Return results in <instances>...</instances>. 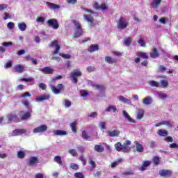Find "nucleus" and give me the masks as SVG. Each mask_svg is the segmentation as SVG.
Masks as SVG:
<instances>
[{
  "mask_svg": "<svg viewBox=\"0 0 178 178\" xmlns=\"http://www.w3.org/2000/svg\"><path fill=\"white\" fill-rule=\"evenodd\" d=\"M56 136H66L67 135V131L62 130H56L54 131Z\"/></svg>",
  "mask_w": 178,
  "mask_h": 178,
  "instance_id": "obj_39",
  "label": "nucleus"
},
{
  "mask_svg": "<svg viewBox=\"0 0 178 178\" xmlns=\"http://www.w3.org/2000/svg\"><path fill=\"white\" fill-rule=\"evenodd\" d=\"M4 67H6V69H9V68L12 67V61H10V60L8 61L4 65Z\"/></svg>",
  "mask_w": 178,
  "mask_h": 178,
  "instance_id": "obj_61",
  "label": "nucleus"
},
{
  "mask_svg": "<svg viewBox=\"0 0 178 178\" xmlns=\"http://www.w3.org/2000/svg\"><path fill=\"white\" fill-rule=\"evenodd\" d=\"M49 47L51 48H55L56 49L53 53V55H57V54H59V51H60V46L59 45V42L58 40H54L51 42L49 44Z\"/></svg>",
  "mask_w": 178,
  "mask_h": 178,
  "instance_id": "obj_7",
  "label": "nucleus"
},
{
  "mask_svg": "<svg viewBox=\"0 0 178 178\" xmlns=\"http://www.w3.org/2000/svg\"><path fill=\"white\" fill-rule=\"evenodd\" d=\"M75 178H85L82 172H76L74 174Z\"/></svg>",
  "mask_w": 178,
  "mask_h": 178,
  "instance_id": "obj_53",
  "label": "nucleus"
},
{
  "mask_svg": "<svg viewBox=\"0 0 178 178\" xmlns=\"http://www.w3.org/2000/svg\"><path fill=\"white\" fill-rule=\"evenodd\" d=\"M122 161V159H118L117 161L111 163V168H112V169H113V168H116L118 163H121Z\"/></svg>",
  "mask_w": 178,
  "mask_h": 178,
  "instance_id": "obj_43",
  "label": "nucleus"
},
{
  "mask_svg": "<svg viewBox=\"0 0 178 178\" xmlns=\"http://www.w3.org/2000/svg\"><path fill=\"white\" fill-rule=\"evenodd\" d=\"M151 165V161H145L143 163L142 166L139 169V170H141V172H144V170H147V168Z\"/></svg>",
  "mask_w": 178,
  "mask_h": 178,
  "instance_id": "obj_24",
  "label": "nucleus"
},
{
  "mask_svg": "<svg viewBox=\"0 0 178 178\" xmlns=\"http://www.w3.org/2000/svg\"><path fill=\"white\" fill-rule=\"evenodd\" d=\"M88 164L91 165L90 170L95 169V161H94V157L90 156L88 159Z\"/></svg>",
  "mask_w": 178,
  "mask_h": 178,
  "instance_id": "obj_31",
  "label": "nucleus"
},
{
  "mask_svg": "<svg viewBox=\"0 0 178 178\" xmlns=\"http://www.w3.org/2000/svg\"><path fill=\"white\" fill-rule=\"evenodd\" d=\"M18 29L21 31H25L26 29H27V25H26V23H24V22L19 23L18 24Z\"/></svg>",
  "mask_w": 178,
  "mask_h": 178,
  "instance_id": "obj_40",
  "label": "nucleus"
},
{
  "mask_svg": "<svg viewBox=\"0 0 178 178\" xmlns=\"http://www.w3.org/2000/svg\"><path fill=\"white\" fill-rule=\"evenodd\" d=\"M72 133H77V121H74L70 124Z\"/></svg>",
  "mask_w": 178,
  "mask_h": 178,
  "instance_id": "obj_25",
  "label": "nucleus"
},
{
  "mask_svg": "<svg viewBox=\"0 0 178 178\" xmlns=\"http://www.w3.org/2000/svg\"><path fill=\"white\" fill-rule=\"evenodd\" d=\"M92 86L95 90H105V87L102 85L92 84Z\"/></svg>",
  "mask_w": 178,
  "mask_h": 178,
  "instance_id": "obj_46",
  "label": "nucleus"
},
{
  "mask_svg": "<svg viewBox=\"0 0 178 178\" xmlns=\"http://www.w3.org/2000/svg\"><path fill=\"white\" fill-rule=\"evenodd\" d=\"M161 3H162V0H153L151 5L154 9H156Z\"/></svg>",
  "mask_w": 178,
  "mask_h": 178,
  "instance_id": "obj_34",
  "label": "nucleus"
},
{
  "mask_svg": "<svg viewBox=\"0 0 178 178\" xmlns=\"http://www.w3.org/2000/svg\"><path fill=\"white\" fill-rule=\"evenodd\" d=\"M39 72H41L43 74H54L55 70L51 67H44L43 68H39Z\"/></svg>",
  "mask_w": 178,
  "mask_h": 178,
  "instance_id": "obj_9",
  "label": "nucleus"
},
{
  "mask_svg": "<svg viewBox=\"0 0 178 178\" xmlns=\"http://www.w3.org/2000/svg\"><path fill=\"white\" fill-rule=\"evenodd\" d=\"M59 56L62 58H64V59H70V58H72V56L70 54H65L62 53L60 54Z\"/></svg>",
  "mask_w": 178,
  "mask_h": 178,
  "instance_id": "obj_55",
  "label": "nucleus"
},
{
  "mask_svg": "<svg viewBox=\"0 0 178 178\" xmlns=\"http://www.w3.org/2000/svg\"><path fill=\"white\" fill-rule=\"evenodd\" d=\"M138 44H140V47H145L146 45L145 42H144V40L143 39L138 40Z\"/></svg>",
  "mask_w": 178,
  "mask_h": 178,
  "instance_id": "obj_63",
  "label": "nucleus"
},
{
  "mask_svg": "<svg viewBox=\"0 0 178 178\" xmlns=\"http://www.w3.org/2000/svg\"><path fill=\"white\" fill-rule=\"evenodd\" d=\"M162 159V158L158 156H155L153 157L152 159V161L154 162V164L156 166H158V165H159V163H161V160Z\"/></svg>",
  "mask_w": 178,
  "mask_h": 178,
  "instance_id": "obj_37",
  "label": "nucleus"
},
{
  "mask_svg": "<svg viewBox=\"0 0 178 178\" xmlns=\"http://www.w3.org/2000/svg\"><path fill=\"white\" fill-rule=\"evenodd\" d=\"M65 108H70L72 106V102L68 99L65 100Z\"/></svg>",
  "mask_w": 178,
  "mask_h": 178,
  "instance_id": "obj_56",
  "label": "nucleus"
},
{
  "mask_svg": "<svg viewBox=\"0 0 178 178\" xmlns=\"http://www.w3.org/2000/svg\"><path fill=\"white\" fill-rule=\"evenodd\" d=\"M136 56L142 58L143 59H148V55H147V53L143 51H138L136 53Z\"/></svg>",
  "mask_w": 178,
  "mask_h": 178,
  "instance_id": "obj_36",
  "label": "nucleus"
},
{
  "mask_svg": "<svg viewBox=\"0 0 178 178\" xmlns=\"http://www.w3.org/2000/svg\"><path fill=\"white\" fill-rule=\"evenodd\" d=\"M172 173V170H161L159 171V175L161 177H170Z\"/></svg>",
  "mask_w": 178,
  "mask_h": 178,
  "instance_id": "obj_14",
  "label": "nucleus"
},
{
  "mask_svg": "<svg viewBox=\"0 0 178 178\" xmlns=\"http://www.w3.org/2000/svg\"><path fill=\"white\" fill-rule=\"evenodd\" d=\"M80 94L82 97H88V94H90V92H88V90H81L80 91Z\"/></svg>",
  "mask_w": 178,
  "mask_h": 178,
  "instance_id": "obj_49",
  "label": "nucleus"
},
{
  "mask_svg": "<svg viewBox=\"0 0 178 178\" xmlns=\"http://www.w3.org/2000/svg\"><path fill=\"white\" fill-rule=\"evenodd\" d=\"M71 169H73L74 170H79L80 169V166L76 163H71L70 165Z\"/></svg>",
  "mask_w": 178,
  "mask_h": 178,
  "instance_id": "obj_52",
  "label": "nucleus"
},
{
  "mask_svg": "<svg viewBox=\"0 0 178 178\" xmlns=\"http://www.w3.org/2000/svg\"><path fill=\"white\" fill-rule=\"evenodd\" d=\"M81 137L83 140H86V141H90V136L88 134V132L87 131L83 130L81 133Z\"/></svg>",
  "mask_w": 178,
  "mask_h": 178,
  "instance_id": "obj_26",
  "label": "nucleus"
},
{
  "mask_svg": "<svg viewBox=\"0 0 178 178\" xmlns=\"http://www.w3.org/2000/svg\"><path fill=\"white\" fill-rule=\"evenodd\" d=\"M36 22L38 23H44V22H45V17H38L36 19Z\"/></svg>",
  "mask_w": 178,
  "mask_h": 178,
  "instance_id": "obj_57",
  "label": "nucleus"
},
{
  "mask_svg": "<svg viewBox=\"0 0 178 178\" xmlns=\"http://www.w3.org/2000/svg\"><path fill=\"white\" fill-rule=\"evenodd\" d=\"M93 8L96 9V10H108V6L106 3H102L99 6L98 2H95L93 4Z\"/></svg>",
  "mask_w": 178,
  "mask_h": 178,
  "instance_id": "obj_10",
  "label": "nucleus"
},
{
  "mask_svg": "<svg viewBox=\"0 0 178 178\" xmlns=\"http://www.w3.org/2000/svg\"><path fill=\"white\" fill-rule=\"evenodd\" d=\"M79 161H82L83 166H86V165H87V161H86L84 156H83V155L80 156Z\"/></svg>",
  "mask_w": 178,
  "mask_h": 178,
  "instance_id": "obj_58",
  "label": "nucleus"
},
{
  "mask_svg": "<svg viewBox=\"0 0 178 178\" xmlns=\"http://www.w3.org/2000/svg\"><path fill=\"white\" fill-rule=\"evenodd\" d=\"M25 133H27V131L26 129H15L13 131V136H22V134H24Z\"/></svg>",
  "mask_w": 178,
  "mask_h": 178,
  "instance_id": "obj_19",
  "label": "nucleus"
},
{
  "mask_svg": "<svg viewBox=\"0 0 178 178\" xmlns=\"http://www.w3.org/2000/svg\"><path fill=\"white\" fill-rule=\"evenodd\" d=\"M130 145H131V141L126 140L122 145L120 142L115 143L114 147L118 152H120V151L122 152H130L131 151Z\"/></svg>",
  "mask_w": 178,
  "mask_h": 178,
  "instance_id": "obj_1",
  "label": "nucleus"
},
{
  "mask_svg": "<svg viewBox=\"0 0 178 178\" xmlns=\"http://www.w3.org/2000/svg\"><path fill=\"white\" fill-rule=\"evenodd\" d=\"M69 154H70V155H72V156H78V155H79L77 154V152L74 149H70L69 150Z\"/></svg>",
  "mask_w": 178,
  "mask_h": 178,
  "instance_id": "obj_50",
  "label": "nucleus"
},
{
  "mask_svg": "<svg viewBox=\"0 0 178 178\" xmlns=\"http://www.w3.org/2000/svg\"><path fill=\"white\" fill-rule=\"evenodd\" d=\"M119 99L122 102H124V104H127V102H130V99L124 97V96H120Z\"/></svg>",
  "mask_w": 178,
  "mask_h": 178,
  "instance_id": "obj_48",
  "label": "nucleus"
},
{
  "mask_svg": "<svg viewBox=\"0 0 178 178\" xmlns=\"http://www.w3.org/2000/svg\"><path fill=\"white\" fill-rule=\"evenodd\" d=\"M111 111H113V112H118L116 106H109L105 109V112H111Z\"/></svg>",
  "mask_w": 178,
  "mask_h": 178,
  "instance_id": "obj_41",
  "label": "nucleus"
},
{
  "mask_svg": "<svg viewBox=\"0 0 178 178\" xmlns=\"http://www.w3.org/2000/svg\"><path fill=\"white\" fill-rule=\"evenodd\" d=\"M124 44L126 47H130L131 44V38H127L124 40Z\"/></svg>",
  "mask_w": 178,
  "mask_h": 178,
  "instance_id": "obj_47",
  "label": "nucleus"
},
{
  "mask_svg": "<svg viewBox=\"0 0 178 178\" xmlns=\"http://www.w3.org/2000/svg\"><path fill=\"white\" fill-rule=\"evenodd\" d=\"M7 27L8 29H9L10 30H12V29L15 28V23L10 22L7 24Z\"/></svg>",
  "mask_w": 178,
  "mask_h": 178,
  "instance_id": "obj_60",
  "label": "nucleus"
},
{
  "mask_svg": "<svg viewBox=\"0 0 178 178\" xmlns=\"http://www.w3.org/2000/svg\"><path fill=\"white\" fill-rule=\"evenodd\" d=\"M104 60L105 62H106V63H109L111 65H116L118 60H116V58H112V57L111 56H105L104 57Z\"/></svg>",
  "mask_w": 178,
  "mask_h": 178,
  "instance_id": "obj_18",
  "label": "nucleus"
},
{
  "mask_svg": "<svg viewBox=\"0 0 178 178\" xmlns=\"http://www.w3.org/2000/svg\"><path fill=\"white\" fill-rule=\"evenodd\" d=\"M106 123L105 122H100L99 127L101 130H106Z\"/></svg>",
  "mask_w": 178,
  "mask_h": 178,
  "instance_id": "obj_59",
  "label": "nucleus"
},
{
  "mask_svg": "<svg viewBox=\"0 0 178 178\" xmlns=\"http://www.w3.org/2000/svg\"><path fill=\"white\" fill-rule=\"evenodd\" d=\"M83 17L86 22L91 23V24L94 23V17L91 16V15H84Z\"/></svg>",
  "mask_w": 178,
  "mask_h": 178,
  "instance_id": "obj_30",
  "label": "nucleus"
},
{
  "mask_svg": "<svg viewBox=\"0 0 178 178\" xmlns=\"http://www.w3.org/2000/svg\"><path fill=\"white\" fill-rule=\"evenodd\" d=\"M95 149L96 152H104L105 151V147H104L102 144L96 145L95 146Z\"/></svg>",
  "mask_w": 178,
  "mask_h": 178,
  "instance_id": "obj_33",
  "label": "nucleus"
},
{
  "mask_svg": "<svg viewBox=\"0 0 178 178\" xmlns=\"http://www.w3.org/2000/svg\"><path fill=\"white\" fill-rule=\"evenodd\" d=\"M107 134H108L109 137H119L120 135V131L118 130H113L112 131H106Z\"/></svg>",
  "mask_w": 178,
  "mask_h": 178,
  "instance_id": "obj_20",
  "label": "nucleus"
},
{
  "mask_svg": "<svg viewBox=\"0 0 178 178\" xmlns=\"http://www.w3.org/2000/svg\"><path fill=\"white\" fill-rule=\"evenodd\" d=\"M48 130V126L46 124H42L33 129V133L37 134V133H44V131H47Z\"/></svg>",
  "mask_w": 178,
  "mask_h": 178,
  "instance_id": "obj_11",
  "label": "nucleus"
},
{
  "mask_svg": "<svg viewBox=\"0 0 178 178\" xmlns=\"http://www.w3.org/2000/svg\"><path fill=\"white\" fill-rule=\"evenodd\" d=\"M99 49V46L98 44H91L89 47V52L92 53L95 52V51H98Z\"/></svg>",
  "mask_w": 178,
  "mask_h": 178,
  "instance_id": "obj_28",
  "label": "nucleus"
},
{
  "mask_svg": "<svg viewBox=\"0 0 178 178\" xmlns=\"http://www.w3.org/2000/svg\"><path fill=\"white\" fill-rule=\"evenodd\" d=\"M39 88H41V90H47V85L44 83H40L39 84Z\"/></svg>",
  "mask_w": 178,
  "mask_h": 178,
  "instance_id": "obj_62",
  "label": "nucleus"
},
{
  "mask_svg": "<svg viewBox=\"0 0 178 178\" xmlns=\"http://www.w3.org/2000/svg\"><path fill=\"white\" fill-rule=\"evenodd\" d=\"M14 70L17 73H23V72H24V66H23L22 65L18 64L15 66Z\"/></svg>",
  "mask_w": 178,
  "mask_h": 178,
  "instance_id": "obj_23",
  "label": "nucleus"
},
{
  "mask_svg": "<svg viewBox=\"0 0 178 178\" xmlns=\"http://www.w3.org/2000/svg\"><path fill=\"white\" fill-rule=\"evenodd\" d=\"M143 104H144V105H151V104H152V98L149 96L146 97L143 99Z\"/></svg>",
  "mask_w": 178,
  "mask_h": 178,
  "instance_id": "obj_27",
  "label": "nucleus"
},
{
  "mask_svg": "<svg viewBox=\"0 0 178 178\" xmlns=\"http://www.w3.org/2000/svg\"><path fill=\"white\" fill-rule=\"evenodd\" d=\"M17 158H19V159H23L24 158L26 157V152L22 150H19V152H17Z\"/></svg>",
  "mask_w": 178,
  "mask_h": 178,
  "instance_id": "obj_42",
  "label": "nucleus"
},
{
  "mask_svg": "<svg viewBox=\"0 0 178 178\" xmlns=\"http://www.w3.org/2000/svg\"><path fill=\"white\" fill-rule=\"evenodd\" d=\"M35 178H47V177L44 176V174L42 173H37Z\"/></svg>",
  "mask_w": 178,
  "mask_h": 178,
  "instance_id": "obj_64",
  "label": "nucleus"
},
{
  "mask_svg": "<svg viewBox=\"0 0 178 178\" xmlns=\"http://www.w3.org/2000/svg\"><path fill=\"white\" fill-rule=\"evenodd\" d=\"M129 26V22L124 20V18L120 17L117 23V27L119 30H124V29H127Z\"/></svg>",
  "mask_w": 178,
  "mask_h": 178,
  "instance_id": "obj_5",
  "label": "nucleus"
},
{
  "mask_svg": "<svg viewBox=\"0 0 178 178\" xmlns=\"http://www.w3.org/2000/svg\"><path fill=\"white\" fill-rule=\"evenodd\" d=\"M88 118H91L92 119H95V118H98V113L97 112H92L90 114H88Z\"/></svg>",
  "mask_w": 178,
  "mask_h": 178,
  "instance_id": "obj_51",
  "label": "nucleus"
},
{
  "mask_svg": "<svg viewBox=\"0 0 178 178\" xmlns=\"http://www.w3.org/2000/svg\"><path fill=\"white\" fill-rule=\"evenodd\" d=\"M19 81H26V83H30L31 81H34V79L33 77L21 78L19 79Z\"/></svg>",
  "mask_w": 178,
  "mask_h": 178,
  "instance_id": "obj_45",
  "label": "nucleus"
},
{
  "mask_svg": "<svg viewBox=\"0 0 178 178\" xmlns=\"http://www.w3.org/2000/svg\"><path fill=\"white\" fill-rule=\"evenodd\" d=\"M144 110L143 109H138V113L136 115V119H138V120H140V119H143L144 118Z\"/></svg>",
  "mask_w": 178,
  "mask_h": 178,
  "instance_id": "obj_29",
  "label": "nucleus"
},
{
  "mask_svg": "<svg viewBox=\"0 0 178 178\" xmlns=\"http://www.w3.org/2000/svg\"><path fill=\"white\" fill-rule=\"evenodd\" d=\"M72 79V83L74 84H77L79 83V81L77 80L78 77H81L83 75V73H81V71L80 69H74L70 73Z\"/></svg>",
  "mask_w": 178,
  "mask_h": 178,
  "instance_id": "obj_3",
  "label": "nucleus"
},
{
  "mask_svg": "<svg viewBox=\"0 0 178 178\" xmlns=\"http://www.w3.org/2000/svg\"><path fill=\"white\" fill-rule=\"evenodd\" d=\"M162 125H165V126H168V127H173V126L171 124L170 122H169V121H162L161 122V126Z\"/></svg>",
  "mask_w": 178,
  "mask_h": 178,
  "instance_id": "obj_54",
  "label": "nucleus"
},
{
  "mask_svg": "<svg viewBox=\"0 0 178 178\" xmlns=\"http://www.w3.org/2000/svg\"><path fill=\"white\" fill-rule=\"evenodd\" d=\"M50 88L56 95H58L60 92V91H65V86L62 83L58 84L57 87H55L54 86H51Z\"/></svg>",
  "mask_w": 178,
  "mask_h": 178,
  "instance_id": "obj_6",
  "label": "nucleus"
},
{
  "mask_svg": "<svg viewBox=\"0 0 178 178\" xmlns=\"http://www.w3.org/2000/svg\"><path fill=\"white\" fill-rule=\"evenodd\" d=\"M7 122L8 123H12V122H15V123H18V122H20V119L17 118V115L10 113L7 116Z\"/></svg>",
  "mask_w": 178,
  "mask_h": 178,
  "instance_id": "obj_8",
  "label": "nucleus"
},
{
  "mask_svg": "<svg viewBox=\"0 0 178 178\" xmlns=\"http://www.w3.org/2000/svg\"><path fill=\"white\" fill-rule=\"evenodd\" d=\"M51 95L49 94L42 95L35 98L36 102H43V101H49L50 99Z\"/></svg>",
  "mask_w": 178,
  "mask_h": 178,
  "instance_id": "obj_12",
  "label": "nucleus"
},
{
  "mask_svg": "<svg viewBox=\"0 0 178 178\" xmlns=\"http://www.w3.org/2000/svg\"><path fill=\"white\" fill-rule=\"evenodd\" d=\"M46 5H47V6H49V9L54 10H55L56 9H59L60 8V6H59L58 4H55L54 3H51L49 1H47Z\"/></svg>",
  "mask_w": 178,
  "mask_h": 178,
  "instance_id": "obj_22",
  "label": "nucleus"
},
{
  "mask_svg": "<svg viewBox=\"0 0 178 178\" xmlns=\"http://www.w3.org/2000/svg\"><path fill=\"white\" fill-rule=\"evenodd\" d=\"M72 23L75 26V30L74 31L73 38H79L83 35V28H81V24L77 20H73Z\"/></svg>",
  "mask_w": 178,
  "mask_h": 178,
  "instance_id": "obj_2",
  "label": "nucleus"
},
{
  "mask_svg": "<svg viewBox=\"0 0 178 178\" xmlns=\"http://www.w3.org/2000/svg\"><path fill=\"white\" fill-rule=\"evenodd\" d=\"M18 115L21 120H27V119H30V118H31V114L29 111L24 113V111H19Z\"/></svg>",
  "mask_w": 178,
  "mask_h": 178,
  "instance_id": "obj_13",
  "label": "nucleus"
},
{
  "mask_svg": "<svg viewBox=\"0 0 178 178\" xmlns=\"http://www.w3.org/2000/svg\"><path fill=\"white\" fill-rule=\"evenodd\" d=\"M46 24L48 27H52L53 30H58V29H59V23L55 18L48 19Z\"/></svg>",
  "mask_w": 178,
  "mask_h": 178,
  "instance_id": "obj_4",
  "label": "nucleus"
},
{
  "mask_svg": "<svg viewBox=\"0 0 178 178\" xmlns=\"http://www.w3.org/2000/svg\"><path fill=\"white\" fill-rule=\"evenodd\" d=\"M39 162L38 158L35 156H31L27 162V165L28 166H34V165H37V163H39Z\"/></svg>",
  "mask_w": 178,
  "mask_h": 178,
  "instance_id": "obj_15",
  "label": "nucleus"
},
{
  "mask_svg": "<svg viewBox=\"0 0 178 178\" xmlns=\"http://www.w3.org/2000/svg\"><path fill=\"white\" fill-rule=\"evenodd\" d=\"M134 144L136 145V149L137 152H144V146L138 143V141H135Z\"/></svg>",
  "mask_w": 178,
  "mask_h": 178,
  "instance_id": "obj_21",
  "label": "nucleus"
},
{
  "mask_svg": "<svg viewBox=\"0 0 178 178\" xmlns=\"http://www.w3.org/2000/svg\"><path fill=\"white\" fill-rule=\"evenodd\" d=\"M149 84L151 86V87H159V83L156 81H149Z\"/></svg>",
  "mask_w": 178,
  "mask_h": 178,
  "instance_id": "obj_44",
  "label": "nucleus"
},
{
  "mask_svg": "<svg viewBox=\"0 0 178 178\" xmlns=\"http://www.w3.org/2000/svg\"><path fill=\"white\" fill-rule=\"evenodd\" d=\"M161 86L163 88H168L169 87V81L165 79H162L160 81Z\"/></svg>",
  "mask_w": 178,
  "mask_h": 178,
  "instance_id": "obj_38",
  "label": "nucleus"
},
{
  "mask_svg": "<svg viewBox=\"0 0 178 178\" xmlns=\"http://www.w3.org/2000/svg\"><path fill=\"white\" fill-rule=\"evenodd\" d=\"M158 134L161 137H167V136H169V132L165 129H159L158 131Z\"/></svg>",
  "mask_w": 178,
  "mask_h": 178,
  "instance_id": "obj_32",
  "label": "nucleus"
},
{
  "mask_svg": "<svg viewBox=\"0 0 178 178\" xmlns=\"http://www.w3.org/2000/svg\"><path fill=\"white\" fill-rule=\"evenodd\" d=\"M159 56V51H158V49L156 47H154L152 50V52H150V58L152 59H156Z\"/></svg>",
  "mask_w": 178,
  "mask_h": 178,
  "instance_id": "obj_16",
  "label": "nucleus"
},
{
  "mask_svg": "<svg viewBox=\"0 0 178 178\" xmlns=\"http://www.w3.org/2000/svg\"><path fill=\"white\" fill-rule=\"evenodd\" d=\"M54 162H56L60 166H63V162L62 161V157L60 156H56L54 159Z\"/></svg>",
  "mask_w": 178,
  "mask_h": 178,
  "instance_id": "obj_35",
  "label": "nucleus"
},
{
  "mask_svg": "<svg viewBox=\"0 0 178 178\" xmlns=\"http://www.w3.org/2000/svg\"><path fill=\"white\" fill-rule=\"evenodd\" d=\"M122 115L125 119H127L129 123H136V120L131 118V117H130V115H129V113L126 112V111H122Z\"/></svg>",
  "mask_w": 178,
  "mask_h": 178,
  "instance_id": "obj_17",
  "label": "nucleus"
}]
</instances>
